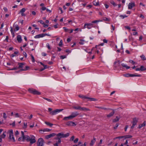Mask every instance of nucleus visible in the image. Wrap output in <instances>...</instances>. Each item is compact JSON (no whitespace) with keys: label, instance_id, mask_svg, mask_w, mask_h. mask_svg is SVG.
<instances>
[{"label":"nucleus","instance_id":"obj_1","mask_svg":"<svg viewBox=\"0 0 146 146\" xmlns=\"http://www.w3.org/2000/svg\"><path fill=\"white\" fill-rule=\"evenodd\" d=\"M73 108L75 110H79L82 111H87L90 110V109L88 108L84 107H81L78 106H73Z\"/></svg>","mask_w":146,"mask_h":146},{"label":"nucleus","instance_id":"obj_2","mask_svg":"<svg viewBox=\"0 0 146 146\" xmlns=\"http://www.w3.org/2000/svg\"><path fill=\"white\" fill-rule=\"evenodd\" d=\"M69 135V133H67L66 134H64L63 133H60L57 134H56V138H58L61 139V138H65L68 137Z\"/></svg>","mask_w":146,"mask_h":146},{"label":"nucleus","instance_id":"obj_3","mask_svg":"<svg viewBox=\"0 0 146 146\" xmlns=\"http://www.w3.org/2000/svg\"><path fill=\"white\" fill-rule=\"evenodd\" d=\"M28 90L30 93L34 95H40L41 94L40 92L33 88H29Z\"/></svg>","mask_w":146,"mask_h":146},{"label":"nucleus","instance_id":"obj_4","mask_svg":"<svg viewBox=\"0 0 146 146\" xmlns=\"http://www.w3.org/2000/svg\"><path fill=\"white\" fill-rule=\"evenodd\" d=\"M63 110V109H56L50 113V114L52 115H56L58 113H59Z\"/></svg>","mask_w":146,"mask_h":146},{"label":"nucleus","instance_id":"obj_5","mask_svg":"<svg viewBox=\"0 0 146 146\" xmlns=\"http://www.w3.org/2000/svg\"><path fill=\"white\" fill-rule=\"evenodd\" d=\"M21 133L22 135L23 141H24L25 140L28 141H29V140H30V137L28 135L25 136L24 135V133L23 131H22Z\"/></svg>","mask_w":146,"mask_h":146},{"label":"nucleus","instance_id":"obj_6","mask_svg":"<svg viewBox=\"0 0 146 146\" xmlns=\"http://www.w3.org/2000/svg\"><path fill=\"white\" fill-rule=\"evenodd\" d=\"M44 141L42 138H39L38 141L37 146H43Z\"/></svg>","mask_w":146,"mask_h":146},{"label":"nucleus","instance_id":"obj_7","mask_svg":"<svg viewBox=\"0 0 146 146\" xmlns=\"http://www.w3.org/2000/svg\"><path fill=\"white\" fill-rule=\"evenodd\" d=\"M9 138L10 139H12L13 142H15V140L13 135V131L12 130H10L9 131Z\"/></svg>","mask_w":146,"mask_h":146},{"label":"nucleus","instance_id":"obj_8","mask_svg":"<svg viewBox=\"0 0 146 146\" xmlns=\"http://www.w3.org/2000/svg\"><path fill=\"white\" fill-rule=\"evenodd\" d=\"M138 121V119L136 118L133 119V121L132 122V125L131 127V128L133 129L135 125L137 124Z\"/></svg>","mask_w":146,"mask_h":146},{"label":"nucleus","instance_id":"obj_9","mask_svg":"<svg viewBox=\"0 0 146 146\" xmlns=\"http://www.w3.org/2000/svg\"><path fill=\"white\" fill-rule=\"evenodd\" d=\"M66 125L69 126H75L76 125V124L74 123V122L72 121H68L66 123Z\"/></svg>","mask_w":146,"mask_h":146},{"label":"nucleus","instance_id":"obj_10","mask_svg":"<svg viewBox=\"0 0 146 146\" xmlns=\"http://www.w3.org/2000/svg\"><path fill=\"white\" fill-rule=\"evenodd\" d=\"M79 115V113L77 111H75L72 112L71 114L70 115L72 119H73Z\"/></svg>","mask_w":146,"mask_h":146},{"label":"nucleus","instance_id":"obj_11","mask_svg":"<svg viewBox=\"0 0 146 146\" xmlns=\"http://www.w3.org/2000/svg\"><path fill=\"white\" fill-rule=\"evenodd\" d=\"M31 138H30V140H29V141L31 144H32L35 143L36 141L35 139V137L34 136L32 135L31 136Z\"/></svg>","mask_w":146,"mask_h":146},{"label":"nucleus","instance_id":"obj_12","mask_svg":"<svg viewBox=\"0 0 146 146\" xmlns=\"http://www.w3.org/2000/svg\"><path fill=\"white\" fill-rule=\"evenodd\" d=\"M56 134L54 133H52L49 135H46L45 136V138L47 139H48L52 137L55 136Z\"/></svg>","mask_w":146,"mask_h":146},{"label":"nucleus","instance_id":"obj_13","mask_svg":"<svg viewBox=\"0 0 146 146\" xmlns=\"http://www.w3.org/2000/svg\"><path fill=\"white\" fill-rule=\"evenodd\" d=\"M46 35H47V34H39L36 35L35 36V38H38L40 37H42L46 36Z\"/></svg>","mask_w":146,"mask_h":146},{"label":"nucleus","instance_id":"obj_14","mask_svg":"<svg viewBox=\"0 0 146 146\" xmlns=\"http://www.w3.org/2000/svg\"><path fill=\"white\" fill-rule=\"evenodd\" d=\"M135 5L134 3H129L128 5V8L129 9H131Z\"/></svg>","mask_w":146,"mask_h":146},{"label":"nucleus","instance_id":"obj_15","mask_svg":"<svg viewBox=\"0 0 146 146\" xmlns=\"http://www.w3.org/2000/svg\"><path fill=\"white\" fill-rule=\"evenodd\" d=\"M72 119L70 115L68 116L65 117L63 118V120L65 121H68L69 120H70Z\"/></svg>","mask_w":146,"mask_h":146},{"label":"nucleus","instance_id":"obj_16","mask_svg":"<svg viewBox=\"0 0 146 146\" xmlns=\"http://www.w3.org/2000/svg\"><path fill=\"white\" fill-rule=\"evenodd\" d=\"M17 40L19 42L21 43L22 41L21 36L20 35H18L17 36Z\"/></svg>","mask_w":146,"mask_h":146},{"label":"nucleus","instance_id":"obj_17","mask_svg":"<svg viewBox=\"0 0 146 146\" xmlns=\"http://www.w3.org/2000/svg\"><path fill=\"white\" fill-rule=\"evenodd\" d=\"M96 139L94 137L93 139L92 140L90 143V145L91 146L93 145Z\"/></svg>","mask_w":146,"mask_h":146},{"label":"nucleus","instance_id":"obj_18","mask_svg":"<svg viewBox=\"0 0 146 146\" xmlns=\"http://www.w3.org/2000/svg\"><path fill=\"white\" fill-rule=\"evenodd\" d=\"M19 52L18 51L15 52L13 54L11 55V57H13L14 56H16V55L18 54Z\"/></svg>","mask_w":146,"mask_h":146},{"label":"nucleus","instance_id":"obj_19","mask_svg":"<svg viewBox=\"0 0 146 146\" xmlns=\"http://www.w3.org/2000/svg\"><path fill=\"white\" fill-rule=\"evenodd\" d=\"M104 44V43H102L101 44H100V45H96V46L95 47H93V48L92 49V50H94V49H95V48H99V46H103V45Z\"/></svg>","mask_w":146,"mask_h":146},{"label":"nucleus","instance_id":"obj_20","mask_svg":"<svg viewBox=\"0 0 146 146\" xmlns=\"http://www.w3.org/2000/svg\"><path fill=\"white\" fill-rule=\"evenodd\" d=\"M18 65H19V67L17 68H22L23 67V66L25 65V63H19L18 64Z\"/></svg>","mask_w":146,"mask_h":146},{"label":"nucleus","instance_id":"obj_21","mask_svg":"<svg viewBox=\"0 0 146 146\" xmlns=\"http://www.w3.org/2000/svg\"><path fill=\"white\" fill-rule=\"evenodd\" d=\"M29 68V66H26L25 69L21 68L19 71H26L28 70Z\"/></svg>","mask_w":146,"mask_h":146},{"label":"nucleus","instance_id":"obj_22","mask_svg":"<svg viewBox=\"0 0 146 146\" xmlns=\"http://www.w3.org/2000/svg\"><path fill=\"white\" fill-rule=\"evenodd\" d=\"M145 121H144L143 123L141 124H140L139 127H138V128L140 129L142 127L145 126Z\"/></svg>","mask_w":146,"mask_h":146},{"label":"nucleus","instance_id":"obj_23","mask_svg":"<svg viewBox=\"0 0 146 146\" xmlns=\"http://www.w3.org/2000/svg\"><path fill=\"white\" fill-rule=\"evenodd\" d=\"M115 113V112L114 111H113L110 113L107 116L108 117H110L114 115V113Z\"/></svg>","mask_w":146,"mask_h":146},{"label":"nucleus","instance_id":"obj_24","mask_svg":"<svg viewBox=\"0 0 146 146\" xmlns=\"http://www.w3.org/2000/svg\"><path fill=\"white\" fill-rule=\"evenodd\" d=\"M135 76L140 77V76H141V75H136V74H129V77H135Z\"/></svg>","mask_w":146,"mask_h":146},{"label":"nucleus","instance_id":"obj_25","mask_svg":"<svg viewBox=\"0 0 146 146\" xmlns=\"http://www.w3.org/2000/svg\"><path fill=\"white\" fill-rule=\"evenodd\" d=\"M55 139L56 140H58V141H56V143H57L58 144L60 143H61V141L60 139L56 137H55Z\"/></svg>","mask_w":146,"mask_h":146},{"label":"nucleus","instance_id":"obj_26","mask_svg":"<svg viewBox=\"0 0 146 146\" xmlns=\"http://www.w3.org/2000/svg\"><path fill=\"white\" fill-rule=\"evenodd\" d=\"M119 119V117L118 116H116V118L113 120V122H115L118 121Z\"/></svg>","mask_w":146,"mask_h":146},{"label":"nucleus","instance_id":"obj_27","mask_svg":"<svg viewBox=\"0 0 146 146\" xmlns=\"http://www.w3.org/2000/svg\"><path fill=\"white\" fill-rule=\"evenodd\" d=\"M88 99L90 101H97V100H98L97 99H96L95 98H91L88 97Z\"/></svg>","mask_w":146,"mask_h":146},{"label":"nucleus","instance_id":"obj_28","mask_svg":"<svg viewBox=\"0 0 146 146\" xmlns=\"http://www.w3.org/2000/svg\"><path fill=\"white\" fill-rule=\"evenodd\" d=\"M121 65L123 67L126 68L127 69H128L130 68V67L128 66L124 63L121 64Z\"/></svg>","mask_w":146,"mask_h":146},{"label":"nucleus","instance_id":"obj_29","mask_svg":"<svg viewBox=\"0 0 146 146\" xmlns=\"http://www.w3.org/2000/svg\"><path fill=\"white\" fill-rule=\"evenodd\" d=\"M132 137V136L131 135H129L124 136V138L125 139L131 138Z\"/></svg>","mask_w":146,"mask_h":146},{"label":"nucleus","instance_id":"obj_30","mask_svg":"<svg viewBox=\"0 0 146 146\" xmlns=\"http://www.w3.org/2000/svg\"><path fill=\"white\" fill-rule=\"evenodd\" d=\"M45 123L47 125L50 126V127H52V126L53 125V124L51 123H49V122L45 121Z\"/></svg>","mask_w":146,"mask_h":146},{"label":"nucleus","instance_id":"obj_31","mask_svg":"<svg viewBox=\"0 0 146 146\" xmlns=\"http://www.w3.org/2000/svg\"><path fill=\"white\" fill-rule=\"evenodd\" d=\"M140 68L141 71L146 70V68H145L143 66H140Z\"/></svg>","mask_w":146,"mask_h":146},{"label":"nucleus","instance_id":"obj_32","mask_svg":"<svg viewBox=\"0 0 146 146\" xmlns=\"http://www.w3.org/2000/svg\"><path fill=\"white\" fill-rule=\"evenodd\" d=\"M87 26V28L88 29H90L92 27L89 26L88 24H85L84 25V28H86V26Z\"/></svg>","mask_w":146,"mask_h":146},{"label":"nucleus","instance_id":"obj_33","mask_svg":"<svg viewBox=\"0 0 146 146\" xmlns=\"http://www.w3.org/2000/svg\"><path fill=\"white\" fill-rule=\"evenodd\" d=\"M50 130H51L50 129H49L48 128H46V129H43V130H40V131H42L43 132H45V131L49 132V131H50Z\"/></svg>","mask_w":146,"mask_h":146},{"label":"nucleus","instance_id":"obj_34","mask_svg":"<svg viewBox=\"0 0 146 146\" xmlns=\"http://www.w3.org/2000/svg\"><path fill=\"white\" fill-rule=\"evenodd\" d=\"M110 3L113 5L114 6H117V5L116 4V3L114 2V1L113 0H111L110 1Z\"/></svg>","mask_w":146,"mask_h":146},{"label":"nucleus","instance_id":"obj_35","mask_svg":"<svg viewBox=\"0 0 146 146\" xmlns=\"http://www.w3.org/2000/svg\"><path fill=\"white\" fill-rule=\"evenodd\" d=\"M79 97L80 98H81L83 99H88V97H86L85 96H83V95H82V96L79 95Z\"/></svg>","mask_w":146,"mask_h":146},{"label":"nucleus","instance_id":"obj_36","mask_svg":"<svg viewBox=\"0 0 146 146\" xmlns=\"http://www.w3.org/2000/svg\"><path fill=\"white\" fill-rule=\"evenodd\" d=\"M26 10V9L25 8H23L21 9L20 11V13H24Z\"/></svg>","mask_w":146,"mask_h":146},{"label":"nucleus","instance_id":"obj_37","mask_svg":"<svg viewBox=\"0 0 146 146\" xmlns=\"http://www.w3.org/2000/svg\"><path fill=\"white\" fill-rule=\"evenodd\" d=\"M141 58L143 60H146V58H145V56L143 54L140 56Z\"/></svg>","mask_w":146,"mask_h":146},{"label":"nucleus","instance_id":"obj_38","mask_svg":"<svg viewBox=\"0 0 146 146\" xmlns=\"http://www.w3.org/2000/svg\"><path fill=\"white\" fill-rule=\"evenodd\" d=\"M6 132H5V133ZM6 136V135L5 134V132L3 133V134L1 135L0 137H1V139L4 138Z\"/></svg>","mask_w":146,"mask_h":146},{"label":"nucleus","instance_id":"obj_39","mask_svg":"<svg viewBox=\"0 0 146 146\" xmlns=\"http://www.w3.org/2000/svg\"><path fill=\"white\" fill-rule=\"evenodd\" d=\"M15 29L14 30L15 31H17L19 30V28L18 25H15Z\"/></svg>","mask_w":146,"mask_h":146},{"label":"nucleus","instance_id":"obj_40","mask_svg":"<svg viewBox=\"0 0 146 146\" xmlns=\"http://www.w3.org/2000/svg\"><path fill=\"white\" fill-rule=\"evenodd\" d=\"M93 4L95 6H98L99 5V2H97L95 1L94 2Z\"/></svg>","mask_w":146,"mask_h":146},{"label":"nucleus","instance_id":"obj_41","mask_svg":"<svg viewBox=\"0 0 146 146\" xmlns=\"http://www.w3.org/2000/svg\"><path fill=\"white\" fill-rule=\"evenodd\" d=\"M31 57L32 62H35V58H34V56H33L32 54H31Z\"/></svg>","mask_w":146,"mask_h":146},{"label":"nucleus","instance_id":"obj_42","mask_svg":"<svg viewBox=\"0 0 146 146\" xmlns=\"http://www.w3.org/2000/svg\"><path fill=\"white\" fill-rule=\"evenodd\" d=\"M84 40H83L81 39L80 41L79 42V43L80 44H84Z\"/></svg>","mask_w":146,"mask_h":146},{"label":"nucleus","instance_id":"obj_43","mask_svg":"<svg viewBox=\"0 0 146 146\" xmlns=\"http://www.w3.org/2000/svg\"><path fill=\"white\" fill-rule=\"evenodd\" d=\"M21 115H19L18 113H17L15 114V117H20Z\"/></svg>","mask_w":146,"mask_h":146},{"label":"nucleus","instance_id":"obj_44","mask_svg":"<svg viewBox=\"0 0 146 146\" xmlns=\"http://www.w3.org/2000/svg\"><path fill=\"white\" fill-rule=\"evenodd\" d=\"M43 98L44 99L48 101L49 102H52V101L50 99H48L47 98Z\"/></svg>","mask_w":146,"mask_h":146},{"label":"nucleus","instance_id":"obj_45","mask_svg":"<svg viewBox=\"0 0 146 146\" xmlns=\"http://www.w3.org/2000/svg\"><path fill=\"white\" fill-rule=\"evenodd\" d=\"M62 45V40H61L59 42L58 45L60 46H61Z\"/></svg>","mask_w":146,"mask_h":146},{"label":"nucleus","instance_id":"obj_46","mask_svg":"<svg viewBox=\"0 0 146 146\" xmlns=\"http://www.w3.org/2000/svg\"><path fill=\"white\" fill-rule=\"evenodd\" d=\"M123 76L126 77H129V73H126L123 74Z\"/></svg>","mask_w":146,"mask_h":146},{"label":"nucleus","instance_id":"obj_47","mask_svg":"<svg viewBox=\"0 0 146 146\" xmlns=\"http://www.w3.org/2000/svg\"><path fill=\"white\" fill-rule=\"evenodd\" d=\"M75 137L74 136H72L70 139V141H74V139Z\"/></svg>","mask_w":146,"mask_h":146},{"label":"nucleus","instance_id":"obj_48","mask_svg":"<svg viewBox=\"0 0 146 146\" xmlns=\"http://www.w3.org/2000/svg\"><path fill=\"white\" fill-rule=\"evenodd\" d=\"M104 20L108 21H110V19H109L106 17L104 18Z\"/></svg>","mask_w":146,"mask_h":146},{"label":"nucleus","instance_id":"obj_49","mask_svg":"<svg viewBox=\"0 0 146 146\" xmlns=\"http://www.w3.org/2000/svg\"><path fill=\"white\" fill-rule=\"evenodd\" d=\"M78 141V138H76L74 140V142L75 143H77Z\"/></svg>","mask_w":146,"mask_h":146},{"label":"nucleus","instance_id":"obj_50","mask_svg":"<svg viewBox=\"0 0 146 146\" xmlns=\"http://www.w3.org/2000/svg\"><path fill=\"white\" fill-rule=\"evenodd\" d=\"M129 62L133 64H135V63L133 60H130L129 61Z\"/></svg>","mask_w":146,"mask_h":146},{"label":"nucleus","instance_id":"obj_51","mask_svg":"<svg viewBox=\"0 0 146 146\" xmlns=\"http://www.w3.org/2000/svg\"><path fill=\"white\" fill-rule=\"evenodd\" d=\"M3 117L5 119H6L7 117V116L6 115V114L4 112L3 113Z\"/></svg>","mask_w":146,"mask_h":146},{"label":"nucleus","instance_id":"obj_52","mask_svg":"<svg viewBox=\"0 0 146 146\" xmlns=\"http://www.w3.org/2000/svg\"><path fill=\"white\" fill-rule=\"evenodd\" d=\"M66 56L65 55L61 56L60 58L61 59H64L66 58Z\"/></svg>","mask_w":146,"mask_h":146},{"label":"nucleus","instance_id":"obj_53","mask_svg":"<svg viewBox=\"0 0 146 146\" xmlns=\"http://www.w3.org/2000/svg\"><path fill=\"white\" fill-rule=\"evenodd\" d=\"M63 29H64L65 31L66 32H67L69 30L68 29H67L65 27H63Z\"/></svg>","mask_w":146,"mask_h":146},{"label":"nucleus","instance_id":"obj_54","mask_svg":"<svg viewBox=\"0 0 146 146\" xmlns=\"http://www.w3.org/2000/svg\"><path fill=\"white\" fill-rule=\"evenodd\" d=\"M124 138V136H119V137H116L115 138L120 139H121V138Z\"/></svg>","mask_w":146,"mask_h":146},{"label":"nucleus","instance_id":"obj_55","mask_svg":"<svg viewBox=\"0 0 146 146\" xmlns=\"http://www.w3.org/2000/svg\"><path fill=\"white\" fill-rule=\"evenodd\" d=\"M46 46L47 47V48H48V49L50 50V49H51L50 47V46L48 43H47V44Z\"/></svg>","mask_w":146,"mask_h":146},{"label":"nucleus","instance_id":"obj_56","mask_svg":"<svg viewBox=\"0 0 146 146\" xmlns=\"http://www.w3.org/2000/svg\"><path fill=\"white\" fill-rule=\"evenodd\" d=\"M27 123H24V126H23V128H25L27 127Z\"/></svg>","mask_w":146,"mask_h":146},{"label":"nucleus","instance_id":"obj_57","mask_svg":"<svg viewBox=\"0 0 146 146\" xmlns=\"http://www.w3.org/2000/svg\"><path fill=\"white\" fill-rule=\"evenodd\" d=\"M120 17H122L123 19H124L125 17H127V16H126V15H121L120 16Z\"/></svg>","mask_w":146,"mask_h":146},{"label":"nucleus","instance_id":"obj_58","mask_svg":"<svg viewBox=\"0 0 146 146\" xmlns=\"http://www.w3.org/2000/svg\"><path fill=\"white\" fill-rule=\"evenodd\" d=\"M99 21L98 20H95L92 22V23H96Z\"/></svg>","mask_w":146,"mask_h":146},{"label":"nucleus","instance_id":"obj_59","mask_svg":"<svg viewBox=\"0 0 146 146\" xmlns=\"http://www.w3.org/2000/svg\"><path fill=\"white\" fill-rule=\"evenodd\" d=\"M39 22L40 23V24L42 25H44L45 23H44L42 20H40L39 21Z\"/></svg>","mask_w":146,"mask_h":146},{"label":"nucleus","instance_id":"obj_60","mask_svg":"<svg viewBox=\"0 0 146 146\" xmlns=\"http://www.w3.org/2000/svg\"><path fill=\"white\" fill-rule=\"evenodd\" d=\"M52 109L50 108H48V111L50 112V113L52 112Z\"/></svg>","mask_w":146,"mask_h":146},{"label":"nucleus","instance_id":"obj_61","mask_svg":"<svg viewBox=\"0 0 146 146\" xmlns=\"http://www.w3.org/2000/svg\"><path fill=\"white\" fill-rule=\"evenodd\" d=\"M10 125H12L13 126H15V121H13L11 124H10Z\"/></svg>","mask_w":146,"mask_h":146},{"label":"nucleus","instance_id":"obj_62","mask_svg":"<svg viewBox=\"0 0 146 146\" xmlns=\"http://www.w3.org/2000/svg\"><path fill=\"white\" fill-rule=\"evenodd\" d=\"M46 8L45 7H42L41 8V9L42 11H44L45 10H46Z\"/></svg>","mask_w":146,"mask_h":146},{"label":"nucleus","instance_id":"obj_63","mask_svg":"<svg viewBox=\"0 0 146 146\" xmlns=\"http://www.w3.org/2000/svg\"><path fill=\"white\" fill-rule=\"evenodd\" d=\"M133 35H138L137 32H134L133 33Z\"/></svg>","mask_w":146,"mask_h":146},{"label":"nucleus","instance_id":"obj_64","mask_svg":"<svg viewBox=\"0 0 146 146\" xmlns=\"http://www.w3.org/2000/svg\"><path fill=\"white\" fill-rule=\"evenodd\" d=\"M118 125L117 123L116 124L115 126L114 127V128L115 129H117V127H118Z\"/></svg>","mask_w":146,"mask_h":146}]
</instances>
